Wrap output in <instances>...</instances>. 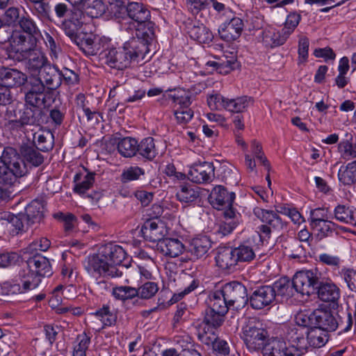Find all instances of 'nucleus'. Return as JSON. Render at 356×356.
Instances as JSON below:
<instances>
[{"mask_svg":"<svg viewBox=\"0 0 356 356\" xmlns=\"http://www.w3.org/2000/svg\"><path fill=\"white\" fill-rule=\"evenodd\" d=\"M314 327H319L327 332L334 331L339 326H342L329 311L316 309L314 311Z\"/></svg>","mask_w":356,"mask_h":356,"instance_id":"f3484780","label":"nucleus"},{"mask_svg":"<svg viewBox=\"0 0 356 356\" xmlns=\"http://www.w3.org/2000/svg\"><path fill=\"white\" fill-rule=\"evenodd\" d=\"M73 8L70 10L69 19L74 23L79 25L88 23L91 19L85 12L84 4L72 5Z\"/></svg>","mask_w":356,"mask_h":356,"instance_id":"a18cd8bd","label":"nucleus"},{"mask_svg":"<svg viewBox=\"0 0 356 356\" xmlns=\"http://www.w3.org/2000/svg\"><path fill=\"white\" fill-rule=\"evenodd\" d=\"M318 288V298L324 302H335L340 297V289L331 280L325 282H318L316 289Z\"/></svg>","mask_w":356,"mask_h":356,"instance_id":"b1692460","label":"nucleus"},{"mask_svg":"<svg viewBox=\"0 0 356 356\" xmlns=\"http://www.w3.org/2000/svg\"><path fill=\"white\" fill-rule=\"evenodd\" d=\"M222 291L231 306L236 302L245 304L248 301L246 288L238 282L225 284Z\"/></svg>","mask_w":356,"mask_h":356,"instance_id":"4468645a","label":"nucleus"},{"mask_svg":"<svg viewBox=\"0 0 356 356\" xmlns=\"http://www.w3.org/2000/svg\"><path fill=\"white\" fill-rule=\"evenodd\" d=\"M226 314H219L214 312L212 309H209L207 311L206 316L204 320L202 326H211L213 328L220 327L224 321V316Z\"/></svg>","mask_w":356,"mask_h":356,"instance_id":"864d4df0","label":"nucleus"},{"mask_svg":"<svg viewBox=\"0 0 356 356\" xmlns=\"http://www.w3.org/2000/svg\"><path fill=\"white\" fill-rule=\"evenodd\" d=\"M267 332L261 323L255 318H249L242 328V339L247 348L251 350L264 349L266 346Z\"/></svg>","mask_w":356,"mask_h":356,"instance_id":"423d86ee","label":"nucleus"},{"mask_svg":"<svg viewBox=\"0 0 356 356\" xmlns=\"http://www.w3.org/2000/svg\"><path fill=\"white\" fill-rule=\"evenodd\" d=\"M137 152L146 159H154L158 154L154 139L152 137L143 139L139 144L138 143Z\"/></svg>","mask_w":356,"mask_h":356,"instance_id":"e433bc0d","label":"nucleus"},{"mask_svg":"<svg viewBox=\"0 0 356 356\" xmlns=\"http://www.w3.org/2000/svg\"><path fill=\"white\" fill-rule=\"evenodd\" d=\"M83 4H84L85 12L90 19L102 16L106 11V7L102 0H85Z\"/></svg>","mask_w":356,"mask_h":356,"instance_id":"a19ab883","label":"nucleus"},{"mask_svg":"<svg viewBox=\"0 0 356 356\" xmlns=\"http://www.w3.org/2000/svg\"><path fill=\"white\" fill-rule=\"evenodd\" d=\"M154 31L153 25L148 22L147 25H145L143 28H140L136 30V37L130 39L129 40H137L139 50H141V46H144L145 50L141 52L142 60H144L147 54L149 53V45L154 40Z\"/></svg>","mask_w":356,"mask_h":356,"instance_id":"4be33fe9","label":"nucleus"},{"mask_svg":"<svg viewBox=\"0 0 356 356\" xmlns=\"http://www.w3.org/2000/svg\"><path fill=\"white\" fill-rule=\"evenodd\" d=\"M227 100V98L218 93L212 94L207 98V104L211 110L225 109Z\"/></svg>","mask_w":356,"mask_h":356,"instance_id":"338daca9","label":"nucleus"},{"mask_svg":"<svg viewBox=\"0 0 356 356\" xmlns=\"http://www.w3.org/2000/svg\"><path fill=\"white\" fill-rule=\"evenodd\" d=\"M295 340L298 341V347L278 338L269 339L262 350V355L263 356H302L306 350V346L302 345L304 338L297 336Z\"/></svg>","mask_w":356,"mask_h":356,"instance_id":"39448f33","label":"nucleus"},{"mask_svg":"<svg viewBox=\"0 0 356 356\" xmlns=\"http://www.w3.org/2000/svg\"><path fill=\"white\" fill-rule=\"evenodd\" d=\"M137 40H128L122 47H108L100 53V59L108 67L118 70H124L131 63L137 64L143 61L141 52L144 51V46H138Z\"/></svg>","mask_w":356,"mask_h":356,"instance_id":"f03ea898","label":"nucleus"},{"mask_svg":"<svg viewBox=\"0 0 356 356\" xmlns=\"http://www.w3.org/2000/svg\"><path fill=\"white\" fill-rule=\"evenodd\" d=\"M45 99V94H42V95H39V93L27 91V92L25 95V102L26 104H29V106H31V107L35 108H39L44 106Z\"/></svg>","mask_w":356,"mask_h":356,"instance_id":"680f3d73","label":"nucleus"},{"mask_svg":"<svg viewBox=\"0 0 356 356\" xmlns=\"http://www.w3.org/2000/svg\"><path fill=\"white\" fill-rule=\"evenodd\" d=\"M306 333L309 346L314 348L324 346L329 340L328 332L319 327L310 328Z\"/></svg>","mask_w":356,"mask_h":356,"instance_id":"7c9ffc66","label":"nucleus"},{"mask_svg":"<svg viewBox=\"0 0 356 356\" xmlns=\"http://www.w3.org/2000/svg\"><path fill=\"white\" fill-rule=\"evenodd\" d=\"M197 336L199 339L207 345L212 344L213 346L218 339L215 332L209 326L200 325L197 331Z\"/></svg>","mask_w":356,"mask_h":356,"instance_id":"6e6d98bb","label":"nucleus"},{"mask_svg":"<svg viewBox=\"0 0 356 356\" xmlns=\"http://www.w3.org/2000/svg\"><path fill=\"white\" fill-rule=\"evenodd\" d=\"M27 264L29 268L40 277H49L52 275L51 266L49 261L41 255H35L30 258Z\"/></svg>","mask_w":356,"mask_h":356,"instance_id":"bb28decb","label":"nucleus"},{"mask_svg":"<svg viewBox=\"0 0 356 356\" xmlns=\"http://www.w3.org/2000/svg\"><path fill=\"white\" fill-rule=\"evenodd\" d=\"M90 344V337L86 333L79 334L73 346V356H86V350Z\"/></svg>","mask_w":356,"mask_h":356,"instance_id":"37998d69","label":"nucleus"},{"mask_svg":"<svg viewBox=\"0 0 356 356\" xmlns=\"http://www.w3.org/2000/svg\"><path fill=\"white\" fill-rule=\"evenodd\" d=\"M0 226L10 232L17 234L24 229L22 216H15L8 211L0 212Z\"/></svg>","mask_w":356,"mask_h":356,"instance_id":"cd10ccee","label":"nucleus"},{"mask_svg":"<svg viewBox=\"0 0 356 356\" xmlns=\"http://www.w3.org/2000/svg\"><path fill=\"white\" fill-rule=\"evenodd\" d=\"M339 152L341 157L346 161L356 159V144L343 141L339 145Z\"/></svg>","mask_w":356,"mask_h":356,"instance_id":"bf43d9fd","label":"nucleus"},{"mask_svg":"<svg viewBox=\"0 0 356 356\" xmlns=\"http://www.w3.org/2000/svg\"><path fill=\"white\" fill-rule=\"evenodd\" d=\"M18 24L21 29L28 34L29 38H34L38 42L40 33L33 20L28 15L20 17Z\"/></svg>","mask_w":356,"mask_h":356,"instance_id":"79ce46f5","label":"nucleus"},{"mask_svg":"<svg viewBox=\"0 0 356 356\" xmlns=\"http://www.w3.org/2000/svg\"><path fill=\"white\" fill-rule=\"evenodd\" d=\"M27 81V76L13 68L0 67V86L8 88L19 87Z\"/></svg>","mask_w":356,"mask_h":356,"instance_id":"2eb2a0df","label":"nucleus"},{"mask_svg":"<svg viewBox=\"0 0 356 356\" xmlns=\"http://www.w3.org/2000/svg\"><path fill=\"white\" fill-rule=\"evenodd\" d=\"M159 291V286L156 282H147L136 289L137 296L143 299H150L154 297Z\"/></svg>","mask_w":356,"mask_h":356,"instance_id":"5fc2aeb1","label":"nucleus"},{"mask_svg":"<svg viewBox=\"0 0 356 356\" xmlns=\"http://www.w3.org/2000/svg\"><path fill=\"white\" fill-rule=\"evenodd\" d=\"M234 199L235 193L227 191L221 186L215 187L211 194V204L218 210H223L225 207L231 206Z\"/></svg>","mask_w":356,"mask_h":356,"instance_id":"6ab92c4d","label":"nucleus"},{"mask_svg":"<svg viewBox=\"0 0 356 356\" xmlns=\"http://www.w3.org/2000/svg\"><path fill=\"white\" fill-rule=\"evenodd\" d=\"M339 181L344 185L356 183V161L348 163L346 166H341L338 172Z\"/></svg>","mask_w":356,"mask_h":356,"instance_id":"ea45409f","label":"nucleus"},{"mask_svg":"<svg viewBox=\"0 0 356 356\" xmlns=\"http://www.w3.org/2000/svg\"><path fill=\"white\" fill-rule=\"evenodd\" d=\"M208 304L209 309L219 314H227L229 307L231 306L222 290L212 293L209 296Z\"/></svg>","mask_w":356,"mask_h":356,"instance_id":"f704fd0d","label":"nucleus"},{"mask_svg":"<svg viewBox=\"0 0 356 356\" xmlns=\"http://www.w3.org/2000/svg\"><path fill=\"white\" fill-rule=\"evenodd\" d=\"M254 99L251 97L241 96L236 98H227L225 110L232 113H243L252 106Z\"/></svg>","mask_w":356,"mask_h":356,"instance_id":"473e14b6","label":"nucleus"},{"mask_svg":"<svg viewBox=\"0 0 356 356\" xmlns=\"http://www.w3.org/2000/svg\"><path fill=\"white\" fill-rule=\"evenodd\" d=\"M254 214L261 222L266 223L257 227V233L262 243L270 238L271 232H280L285 227L281 218L272 210L257 207L254 209Z\"/></svg>","mask_w":356,"mask_h":356,"instance_id":"0eeeda50","label":"nucleus"},{"mask_svg":"<svg viewBox=\"0 0 356 356\" xmlns=\"http://www.w3.org/2000/svg\"><path fill=\"white\" fill-rule=\"evenodd\" d=\"M109 38L97 35H86L81 40V49L88 56L97 54L108 42Z\"/></svg>","mask_w":356,"mask_h":356,"instance_id":"a211bd4d","label":"nucleus"},{"mask_svg":"<svg viewBox=\"0 0 356 356\" xmlns=\"http://www.w3.org/2000/svg\"><path fill=\"white\" fill-rule=\"evenodd\" d=\"M138 22L146 23L150 17V12L142 3L137 2H129L125 8V17Z\"/></svg>","mask_w":356,"mask_h":356,"instance_id":"5701e85b","label":"nucleus"},{"mask_svg":"<svg viewBox=\"0 0 356 356\" xmlns=\"http://www.w3.org/2000/svg\"><path fill=\"white\" fill-rule=\"evenodd\" d=\"M275 299V290L270 286H262L255 289L250 298L251 307L261 309L270 305Z\"/></svg>","mask_w":356,"mask_h":356,"instance_id":"f8f14e48","label":"nucleus"},{"mask_svg":"<svg viewBox=\"0 0 356 356\" xmlns=\"http://www.w3.org/2000/svg\"><path fill=\"white\" fill-rule=\"evenodd\" d=\"M314 312L301 311L295 316V323L299 327H314Z\"/></svg>","mask_w":356,"mask_h":356,"instance_id":"603ef678","label":"nucleus"},{"mask_svg":"<svg viewBox=\"0 0 356 356\" xmlns=\"http://www.w3.org/2000/svg\"><path fill=\"white\" fill-rule=\"evenodd\" d=\"M156 249L163 255L175 258L183 253L185 246L177 238H165L157 243Z\"/></svg>","mask_w":356,"mask_h":356,"instance_id":"412c9836","label":"nucleus"},{"mask_svg":"<svg viewBox=\"0 0 356 356\" xmlns=\"http://www.w3.org/2000/svg\"><path fill=\"white\" fill-rule=\"evenodd\" d=\"M26 172V165L15 149L6 147L0 156V198L6 194L3 186L11 185Z\"/></svg>","mask_w":356,"mask_h":356,"instance_id":"20e7f679","label":"nucleus"},{"mask_svg":"<svg viewBox=\"0 0 356 356\" xmlns=\"http://www.w3.org/2000/svg\"><path fill=\"white\" fill-rule=\"evenodd\" d=\"M126 254L120 245L108 243L101 246L97 254L88 257L85 268L93 277H120L122 273L117 266L124 260Z\"/></svg>","mask_w":356,"mask_h":356,"instance_id":"f257e3e1","label":"nucleus"},{"mask_svg":"<svg viewBox=\"0 0 356 356\" xmlns=\"http://www.w3.org/2000/svg\"><path fill=\"white\" fill-rule=\"evenodd\" d=\"M4 41L9 43L10 56L18 60H21L22 56L29 51L33 50L37 44L34 38H29L18 30L13 31Z\"/></svg>","mask_w":356,"mask_h":356,"instance_id":"6e6552de","label":"nucleus"},{"mask_svg":"<svg viewBox=\"0 0 356 356\" xmlns=\"http://www.w3.org/2000/svg\"><path fill=\"white\" fill-rule=\"evenodd\" d=\"M244 28L242 19L238 17H232L229 22H224L218 29L221 39L227 42H231L238 39Z\"/></svg>","mask_w":356,"mask_h":356,"instance_id":"ddd939ff","label":"nucleus"},{"mask_svg":"<svg viewBox=\"0 0 356 356\" xmlns=\"http://www.w3.org/2000/svg\"><path fill=\"white\" fill-rule=\"evenodd\" d=\"M233 249L237 263L248 262L253 260L255 257L254 251L249 245L243 244Z\"/></svg>","mask_w":356,"mask_h":356,"instance_id":"49530a36","label":"nucleus"},{"mask_svg":"<svg viewBox=\"0 0 356 356\" xmlns=\"http://www.w3.org/2000/svg\"><path fill=\"white\" fill-rule=\"evenodd\" d=\"M38 75L49 90L57 89L62 83V72L49 64L45 66Z\"/></svg>","mask_w":356,"mask_h":356,"instance_id":"aec40b11","label":"nucleus"},{"mask_svg":"<svg viewBox=\"0 0 356 356\" xmlns=\"http://www.w3.org/2000/svg\"><path fill=\"white\" fill-rule=\"evenodd\" d=\"M338 274L345 282L347 287L350 291L356 292V270L353 268L343 267L339 270Z\"/></svg>","mask_w":356,"mask_h":356,"instance_id":"09e8293b","label":"nucleus"},{"mask_svg":"<svg viewBox=\"0 0 356 356\" xmlns=\"http://www.w3.org/2000/svg\"><path fill=\"white\" fill-rule=\"evenodd\" d=\"M215 176L214 167L210 162H200L191 166L188 173V179L197 184H208Z\"/></svg>","mask_w":356,"mask_h":356,"instance_id":"9d476101","label":"nucleus"},{"mask_svg":"<svg viewBox=\"0 0 356 356\" xmlns=\"http://www.w3.org/2000/svg\"><path fill=\"white\" fill-rule=\"evenodd\" d=\"M109 12L117 19L125 18V8L129 0H104Z\"/></svg>","mask_w":356,"mask_h":356,"instance_id":"c03bdc74","label":"nucleus"},{"mask_svg":"<svg viewBox=\"0 0 356 356\" xmlns=\"http://www.w3.org/2000/svg\"><path fill=\"white\" fill-rule=\"evenodd\" d=\"M318 282V276L316 271L300 270L294 275L291 282L282 278L275 282L272 288H275V296H280L283 300L293 296L294 291L309 296L314 291Z\"/></svg>","mask_w":356,"mask_h":356,"instance_id":"7ed1b4c3","label":"nucleus"},{"mask_svg":"<svg viewBox=\"0 0 356 356\" xmlns=\"http://www.w3.org/2000/svg\"><path fill=\"white\" fill-rule=\"evenodd\" d=\"M174 115L177 122L179 124L184 125L191 120L194 112L191 108H175Z\"/></svg>","mask_w":356,"mask_h":356,"instance_id":"69168bd1","label":"nucleus"},{"mask_svg":"<svg viewBox=\"0 0 356 356\" xmlns=\"http://www.w3.org/2000/svg\"><path fill=\"white\" fill-rule=\"evenodd\" d=\"M22 154L29 163L34 166H38L42 163L44 158L42 155L32 146H26L22 148Z\"/></svg>","mask_w":356,"mask_h":356,"instance_id":"3c124183","label":"nucleus"},{"mask_svg":"<svg viewBox=\"0 0 356 356\" xmlns=\"http://www.w3.org/2000/svg\"><path fill=\"white\" fill-rule=\"evenodd\" d=\"M215 259L217 266L222 270H231L237 264L234 249L229 247L220 248Z\"/></svg>","mask_w":356,"mask_h":356,"instance_id":"a878e982","label":"nucleus"},{"mask_svg":"<svg viewBox=\"0 0 356 356\" xmlns=\"http://www.w3.org/2000/svg\"><path fill=\"white\" fill-rule=\"evenodd\" d=\"M191 92L182 88L175 90L172 93L163 94V98L171 100L175 108H190L192 103Z\"/></svg>","mask_w":356,"mask_h":356,"instance_id":"393cba45","label":"nucleus"},{"mask_svg":"<svg viewBox=\"0 0 356 356\" xmlns=\"http://www.w3.org/2000/svg\"><path fill=\"white\" fill-rule=\"evenodd\" d=\"M211 247V240L206 236L193 238L189 245V252L196 259L205 256Z\"/></svg>","mask_w":356,"mask_h":356,"instance_id":"c756f323","label":"nucleus"},{"mask_svg":"<svg viewBox=\"0 0 356 356\" xmlns=\"http://www.w3.org/2000/svg\"><path fill=\"white\" fill-rule=\"evenodd\" d=\"M28 91L39 93V95L44 94L47 89L46 86L42 83L38 75H31L28 81Z\"/></svg>","mask_w":356,"mask_h":356,"instance_id":"0e129e2a","label":"nucleus"},{"mask_svg":"<svg viewBox=\"0 0 356 356\" xmlns=\"http://www.w3.org/2000/svg\"><path fill=\"white\" fill-rule=\"evenodd\" d=\"M261 33L262 42L266 46L273 47L282 44L278 38V31H276L275 29L268 26L264 29Z\"/></svg>","mask_w":356,"mask_h":356,"instance_id":"8fccbe9b","label":"nucleus"},{"mask_svg":"<svg viewBox=\"0 0 356 356\" xmlns=\"http://www.w3.org/2000/svg\"><path fill=\"white\" fill-rule=\"evenodd\" d=\"M112 295L117 300L125 301L136 297L137 292L136 288L128 286H120L113 288Z\"/></svg>","mask_w":356,"mask_h":356,"instance_id":"de8ad7c7","label":"nucleus"},{"mask_svg":"<svg viewBox=\"0 0 356 356\" xmlns=\"http://www.w3.org/2000/svg\"><path fill=\"white\" fill-rule=\"evenodd\" d=\"M179 201L184 203H193L200 197V191L197 187L181 185L180 189L176 193Z\"/></svg>","mask_w":356,"mask_h":356,"instance_id":"4c0bfd02","label":"nucleus"},{"mask_svg":"<svg viewBox=\"0 0 356 356\" xmlns=\"http://www.w3.org/2000/svg\"><path fill=\"white\" fill-rule=\"evenodd\" d=\"M26 60V68L31 75H38L48 65L44 54L35 47L22 56L21 60Z\"/></svg>","mask_w":356,"mask_h":356,"instance_id":"9b49d317","label":"nucleus"},{"mask_svg":"<svg viewBox=\"0 0 356 356\" xmlns=\"http://www.w3.org/2000/svg\"><path fill=\"white\" fill-rule=\"evenodd\" d=\"M188 34L191 38L203 44L210 43L213 38L211 31L203 24H193L189 28Z\"/></svg>","mask_w":356,"mask_h":356,"instance_id":"72a5a7b5","label":"nucleus"},{"mask_svg":"<svg viewBox=\"0 0 356 356\" xmlns=\"http://www.w3.org/2000/svg\"><path fill=\"white\" fill-rule=\"evenodd\" d=\"M54 217L63 223L65 232L67 234L72 232L77 224L75 216L70 213H58L54 215Z\"/></svg>","mask_w":356,"mask_h":356,"instance_id":"13d9d810","label":"nucleus"},{"mask_svg":"<svg viewBox=\"0 0 356 356\" xmlns=\"http://www.w3.org/2000/svg\"><path fill=\"white\" fill-rule=\"evenodd\" d=\"M95 315L104 326H110L115 321V316L110 312L108 307H104L97 310Z\"/></svg>","mask_w":356,"mask_h":356,"instance_id":"774afa93","label":"nucleus"},{"mask_svg":"<svg viewBox=\"0 0 356 356\" xmlns=\"http://www.w3.org/2000/svg\"><path fill=\"white\" fill-rule=\"evenodd\" d=\"M141 232L147 239L157 243L163 241V237L168 234V229L164 223L158 220L145 222Z\"/></svg>","mask_w":356,"mask_h":356,"instance_id":"dca6fc26","label":"nucleus"},{"mask_svg":"<svg viewBox=\"0 0 356 356\" xmlns=\"http://www.w3.org/2000/svg\"><path fill=\"white\" fill-rule=\"evenodd\" d=\"M40 282L41 278L40 275L31 270L26 263V268L19 272V280H16L13 283L8 284V293L18 294L26 293L38 287Z\"/></svg>","mask_w":356,"mask_h":356,"instance_id":"1a4fd4ad","label":"nucleus"},{"mask_svg":"<svg viewBox=\"0 0 356 356\" xmlns=\"http://www.w3.org/2000/svg\"><path fill=\"white\" fill-rule=\"evenodd\" d=\"M318 261L324 265L330 266L334 269H339L342 263L341 259L329 253H322L318 255Z\"/></svg>","mask_w":356,"mask_h":356,"instance_id":"e2e57ef3","label":"nucleus"},{"mask_svg":"<svg viewBox=\"0 0 356 356\" xmlns=\"http://www.w3.org/2000/svg\"><path fill=\"white\" fill-rule=\"evenodd\" d=\"M95 181V174L86 173L85 175L77 173L74 175V191L79 195H83L89 190Z\"/></svg>","mask_w":356,"mask_h":356,"instance_id":"c9c22d12","label":"nucleus"},{"mask_svg":"<svg viewBox=\"0 0 356 356\" xmlns=\"http://www.w3.org/2000/svg\"><path fill=\"white\" fill-rule=\"evenodd\" d=\"M334 218L343 223L355 225L356 224V208L338 204L334 209Z\"/></svg>","mask_w":356,"mask_h":356,"instance_id":"2f4dec72","label":"nucleus"},{"mask_svg":"<svg viewBox=\"0 0 356 356\" xmlns=\"http://www.w3.org/2000/svg\"><path fill=\"white\" fill-rule=\"evenodd\" d=\"M49 133H35L34 134V142L37 147V149L42 151L47 152L53 147V143L51 139L47 140V138L50 136Z\"/></svg>","mask_w":356,"mask_h":356,"instance_id":"052dcab7","label":"nucleus"},{"mask_svg":"<svg viewBox=\"0 0 356 356\" xmlns=\"http://www.w3.org/2000/svg\"><path fill=\"white\" fill-rule=\"evenodd\" d=\"M145 175L144 169L137 166H129L125 168L122 173V181L123 182H129L138 180L140 177Z\"/></svg>","mask_w":356,"mask_h":356,"instance_id":"4d7b16f0","label":"nucleus"},{"mask_svg":"<svg viewBox=\"0 0 356 356\" xmlns=\"http://www.w3.org/2000/svg\"><path fill=\"white\" fill-rule=\"evenodd\" d=\"M138 141L131 137H125L118 143V151L124 157H132L137 152Z\"/></svg>","mask_w":356,"mask_h":356,"instance_id":"58836bf2","label":"nucleus"},{"mask_svg":"<svg viewBox=\"0 0 356 356\" xmlns=\"http://www.w3.org/2000/svg\"><path fill=\"white\" fill-rule=\"evenodd\" d=\"M42 111L40 108L26 107L18 120L11 121L10 123L17 128L27 124H36L39 123Z\"/></svg>","mask_w":356,"mask_h":356,"instance_id":"c85d7f7f","label":"nucleus"}]
</instances>
